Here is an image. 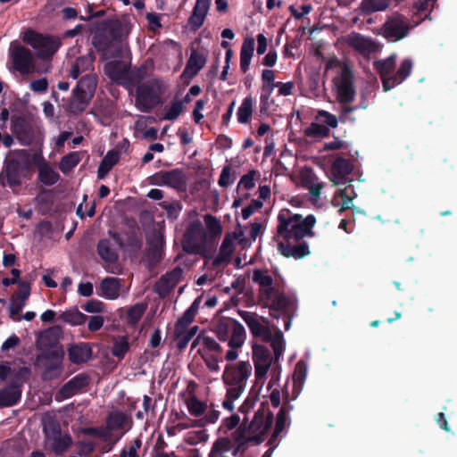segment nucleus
Listing matches in <instances>:
<instances>
[{
    "instance_id": "nucleus-49",
    "label": "nucleus",
    "mask_w": 457,
    "mask_h": 457,
    "mask_svg": "<svg viewBox=\"0 0 457 457\" xmlns=\"http://www.w3.org/2000/svg\"><path fill=\"white\" fill-rule=\"evenodd\" d=\"M60 319L71 325L79 326L84 324L88 317L79 310L66 311L60 315Z\"/></svg>"
},
{
    "instance_id": "nucleus-14",
    "label": "nucleus",
    "mask_w": 457,
    "mask_h": 457,
    "mask_svg": "<svg viewBox=\"0 0 457 457\" xmlns=\"http://www.w3.org/2000/svg\"><path fill=\"white\" fill-rule=\"evenodd\" d=\"M252 366L249 361H239L236 365L228 364L222 375V380L228 386H245L250 376Z\"/></svg>"
},
{
    "instance_id": "nucleus-39",
    "label": "nucleus",
    "mask_w": 457,
    "mask_h": 457,
    "mask_svg": "<svg viewBox=\"0 0 457 457\" xmlns=\"http://www.w3.org/2000/svg\"><path fill=\"white\" fill-rule=\"evenodd\" d=\"M255 41L252 37H246L240 50V69L245 73L249 70L252 57L254 52Z\"/></svg>"
},
{
    "instance_id": "nucleus-11",
    "label": "nucleus",
    "mask_w": 457,
    "mask_h": 457,
    "mask_svg": "<svg viewBox=\"0 0 457 457\" xmlns=\"http://www.w3.org/2000/svg\"><path fill=\"white\" fill-rule=\"evenodd\" d=\"M10 57L15 71L22 75H27L33 71L35 68L34 57L32 52L17 44L11 47Z\"/></svg>"
},
{
    "instance_id": "nucleus-34",
    "label": "nucleus",
    "mask_w": 457,
    "mask_h": 457,
    "mask_svg": "<svg viewBox=\"0 0 457 457\" xmlns=\"http://www.w3.org/2000/svg\"><path fill=\"white\" fill-rule=\"evenodd\" d=\"M96 251L101 259L108 264H113L119 259L118 251L110 239H100L97 243Z\"/></svg>"
},
{
    "instance_id": "nucleus-13",
    "label": "nucleus",
    "mask_w": 457,
    "mask_h": 457,
    "mask_svg": "<svg viewBox=\"0 0 457 457\" xmlns=\"http://www.w3.org/2000/svg\"><path fill=\"white\" fill-rule=\"evenodd\" d=\"M401 14H395L386 21L383 25V36L390 42H396L405 37L411 29Z\"/></svg>"
},
{
    "instance_id": "nucleus-61",
    "label": "nucleus",
    "mask_w": 457,
    "mask_h": 457,
    "mask_svg": "<svg viewBox=\"0 0 457 457\" xmlns=\"http://www.w3.org/2000/svg\"><path fill=\"white\" fill-rule=\"evenodd\" d=\"M269 341H270L275 357L278 358L285 349V342L282 332L278 330L274 337L271 336V338Z\"/></svg>"
},
{
    "instance_id": "nucleus-18",
    "label": "nucleus",
    "mask_w": 457,
    "mask_h": 457,
    "mask_svg": "<svg viewBox=\"0 0 457 457\" xmlns=\"http://www.w3.org/2000/svg\"><path fill=\"white\" fill-rule=\"evenodd\" d=\"M109 235L120 248H128L134 253L140 251L143 242L139 232L136 229L126 231L123 236L118 232L110 231Z\"/></svg>"
},
{
    "instance_id": "nucleus-52",
    "label": "nucleus",
    "mask_w": 457,
    "mask_h": 457,
    "mask_svg": "<svg viewBox=\"0 0 457 457\" xmlns=\"http://www.w3.org/2000/svg\"><path fill=\"white\" fill-rule=\"evenodd\" d=\"M159 205L166 212L167 218L170 220H176L183 207L179 201H163Z\"/></svg>"
},
{
    "instance_id": "nucleus-36",
    "label": "nucleus",
    "mask_w": 457,
    "mask_h": 457,
    "mask_svg": "<svg viewBox=\"0 0 457 457\" xmlns=\"http://www.w3.org/2000/svg\"><path fill=\"white\" fill-rule=\"evenodd\" d=\"M132 424L131 420L128 417V415L120 411H111L106 417V430L107 433H110L113 430L124 429L127 423ZM131 425L127 428L128 430L130 428Z\"/></svg>"
},
{
    "instance_id": "nucleus-51",
    "label": "nucleus",
    "mask_w": 457,
    "mask_h": 457,
    "mask_svg": "<svg viewBox=\"0 0 457 457\" xmlns=\"http://www.w3.org/2000/svg\"><path fill=\"white\" fill-rule=\"evenodd\" d=\"M253 363L271 364L270 353L269 349L262 345H253Z\"/></svg>"
},
{
    "instance_id": "nucleus-32",
    "label": "nucleus",
    "mask_w": 457,
    "mask_h": 457,
    "mask_svg": "<svg viewBox=\"0 0 457 457\" xmlns=\"http://www.w3.org/2000/svg\"><path fill=\"white\" fill-rule=\"evenodd\" d=\"M49 427L51 428L54 434H55V436L53 440V451L56 454H62L71 445L72 439L70 435H64L62 436L60 434L61 429L60 426L56 422H52Z\"/></svg>"
},
{
    "instance_id": "nucleus-6",
    "label": "nucleus",
    "mask_w": 457,
    "mask_h": 457,
    "mask_svg": "<svg viewBox=\"0 0 457 457\" xmlns=\"http://www.w3.org/2000/svg\"><path fill=\"white\" fill-rule=\"evenodd\" d=\"M12 276V278H4L2 284L4 287H9L13 284L19 285V291L12 295L10 301L9 317L12 320H21V317H17L23 307L26 305V302L30 295V286L28 282L21 280V271L18 269H12L11 270Z\"/></svg>"
},
{
    "instance_id": "nucleus-19",
    "label": "nucleus",
    "mask_w": 457,
    "mask_h": 457,
    "mask_svg": "<svg viewBox=\"0 0 457 457\" xmlns=\"http://www.w3.org/2000/svg\"><path fill=\"white\" fill-rule=\"evenodd\" d=\"M89 377L86 373H79L66 382L59 390L56 400L71 398L89 384Z\"/></svg>"
},
{
    "instance_id": "nucleus-8",
    "label": "nucleus",
    "mask_w": 457,
    "mask_h": 457,
    "mask_svg": "<svg viewBox=\"0 0 457 457\" xmlns=\"http://www.w3.org/2000/svg\"><path fill=\"white\" fill-rule=\"evenodd\" d=\"M24 42L37 49V56L42 60L51 59L62 46L60 38L52 35H43L34 30H28Z\"/></svg>"
},
{
    "instance_id": "nucleus-16",
    "label": "nucleus",
    "mask_w": 457,
    "mask_h": 457,
    "mask_svg": "<svg viewBox=\"0 0 457 457\" xmlns=\"http://www.w3.org/2000/svg\"><path fill=\"white\" fill-rule=\"evenodd\" d=\"M11 129L21 145L29 146L33 144L35 139V131L25 117H14L12 120Z\"/></svg>"
},
{
    "instance_id": "nucleus-12",
    "label": "nucleus",
    "mask_w": 457,
    "mask_h": 457,
    "mask_svg": "<svg viewBox=\"0 0 457 457\" xmlns=\"http://www.w3.org/2000/svg\"><path fill=\"white\" fill-rule=\"evenodd\" d=\"M337 99L341 105L351 104L355 97L353 72L347 68L342 69L339 79L336 82Z\"/></svg>"
},
{
    "instance_id": "nucleus-56",
    "label": "nucleus",
    "mask_w": 457,
    "mask_h": 457,
    "mask_svg": "<svg viewBox=\"0 0 457 457\" xmlns=\"http://www.w3.org/2000/svg\"><path fill=\"white\" fill-rule=\"evenodd\" d=\"M232 328V323L230 324L228 321L220 320L219 321L213 328V332L219 340L225 342L229 340V335Z\"/></svg>"
},
{
    "instance_id": "nucleus-59",
    "label": "nucleus",
    "mask_w": 457,
    "mask_h": 457,
    "mask_svg": "<svg viewBox=\"0 0 457 457\" xmlns=\"http://www.w3.org/2000/svg\"><path fill=\"white\" fill-rule=\"evenodd\" d=\"M316 120H322L323 125H326L328 129H335L337 127L339 119L325 110H320L316 115Z\"/></svg>"
},
{
    "instance_id": "nucleus-25",
    "label": "nucleus",
    "mask_w": 457,
    "mask_h": 457,
    "mask_svg": "<svg viewBox=\"0 0 457 457\" xmlns=\"http://www.w3.org/2000/svg\"><path fill=\"white\" fill-rule=\"evenodd\" d=\"M347 44L361 54L366 55L377 51L376 43L370 37H365L360 33H353L347 38Z\"/></svg>"
},
{
    "instance_id": "nucleus-62",
    "label": "nucleus",
    "mask_w": 457,
    "mask_h": 457,
    "mask_svg": "<svg viewBox=\"0 0 457 457\" xmlns=\"http://www.w3.org/2000/svg\"><path fill=\"white\" fill-rule=\"evenodd\" d=\"M197 353L203 358L206 367L211 372H218L220 370L219 358L216 355L212 354L207 356L204 353V349H198Z\"/></svg>"
},
{
    "instance_id": "nucleus-5",
    "label": "nucleus",
    "mask_w": 457,
    "mask_h": 457,
    "mask_svg": "<svg viewBox=\"0 0 457 457\" xmlns=\"http://www.w3.org/2000/svg\"><path fill=\"white\" fill-rule=\"evenodd\" d=\"M22 152L25 154L23 159L11 158L4 161L0 172L1 186L15 188L21 186L24 179H30L33 172L32 164L27 152Z\"/></svg>"
},
{
    "instance_id": "nucleus-55",
    "label": "nucleus",
    "mask_w": 457,
    "mask_h": 457,
    "mask_svg": "<svg viewBox=\"0 0 457 457\" xmlns=\"http://www.w3.org/2000/svg\"><path fill=\"white\" fill-rule=\"evenodd\" d=\"M187 407L192 416L199 417L205 412L207 405L204 402L200 401L197 397L192 396L189 400H187Z\"/></svg>"
},
{
    "instance_id": "nucleus-10",
    "label": "nucleus",
    "mask_w": 457,
    "mask_h": 457,
    "mask_svg": "<svg viewBox=\"0 0 457 457\" xmlns=\"http://www.w3.org/2000/svg\"><path fill=\"white\" fill-rule=\"evenodd\" d=\"M64 351L62 346L59 349L47 350L37 355V361H44V370L42 372V379L50 381L60 377L62 366V359Z\"/></svg>"
},
{
    "instance_id": "nucleus-41",
    "label": "nucleus",
    "mask_w": 457,
    "mask_h": 457,
    "mask_svg": "<svg viewBox=\"0 0 457 457\" xmlns=\"http://www.w3.org/2000/svg\"><path fill=\"white\" fill-rule=\"evenodd\" d=\"M120 160V154L117 151H108L105 156L102 159L98 169L97 177L99 179H103L112 169V167L118 163Z\"/></svg>"
},
{
    "instance_id": "nucleus-47",
    "label": "nucleus",
    "mask_w": 457,
    "mask_h": 457,
    "mask_svg": "<svg viewBox=\"0 0 457 457\" xmlns=\"http://www.w3.org/2000/svg\"><path fill=\"white\" fill-rule=\"evenodd\" d=\"M303 134L310 138H323L330 135V129L321 123L312 122L304 129Z\"/></svg>"
},
{
    "instance_id": "nucleus-50",
    "label": "nucleus",
    "mask_w": 457,
    "mask_h": 457,
    "mask_svg": "<svg viewBox=\"0 0 457 457\" xmlns=\"http://www.w3.org/2000/svg\"><path fill=\"white\" fill-rule=\"evenodd\" d=\"M80 162V156L78 152H71L64 155L59 163V169L63 173L70 172Z\"/></svg>"
},
{
    "instance_id": "nucleus-42",
    "label": "nucleus",
    "mask_w": 457,
    "mask_h": 457,
    "mask_svg": "<svg viewBox=\"0 0 457 457\" xmlns=\"http://www.w3.org/2000/svg\"><path fill=\"white\" fill-rule=\"evenodd\" d=\"M232 323L231 337L228 340V346L230 348H240L246 338V332L244 326L236 320H231Z\"/></svg>"
},
{
    "instance_id": "nucleus-7",
    "label": "nucleus",
    "mask_w": 457,
    "mask_h": 457,
    "mask_svg": "<svg viewBox=\"0 0 457 457\" xmlns=\"http://www.w3.org/2000/svg\"><path fill=\"white\" fill-rule=\"evenodd\" d=\"M209 247L203 224L199 220L192 221L183 236V251L189 254L204 255Z\"/></svg>"
},
{
    "instance_id": "nucleus-23",
    "label": "nucleus",
    "mask_w": 457,
    "mask_h": 457,
    "mask_svg": "<svg viewBox=\"0 0 457 457\" xmlns=\"http://www.w3.org/2000/svg\"><path fill=\"white\" fill-rule=\"evenodd\" d=\"M353 170V165L350 160L338 156L331 165V180L334 184L339 185L352 173Z\"/></svg>"
},
{
    "instance_id": "nucleus-60",
    "label": "nucleus",
    "mask_w": 457,
    "mask_h": 457,
    "mask_svg": "<svg viewBox=\"0 0 457 457\" xmlns=\"http://www.w3.org/2000/svg\"><path fill=\"white\" fill-rule=\"evenodd\" d=\"M349 190L351 191V193H353V188H351V186H347L343 189H339L338 193L337 194V195H338L343 201L342 205L338 210L340 213L353 207L352 202L353 197L349 195Z\"/></svg>"
},
{
    "instance_id": "nucleus-17",
    "label": "nucleus",
    "mask_w": 457,
    "mask_h": 457,
    "mask_svg": "<svg viewBox=\"0 0 457 457\" xmlns=\"http://www.w3.org/2000/svg\"><path fill=\"white\" fill-rule=\"evenodd\" d=\"M253 281L260 287V302L265 300L270 301L276 289L273 286V278L269 274L268 270L262 269H254L253 271Z\"/></svg>"
},
{
    "instance_id": "nucleus-31",
    "label": "nucleus",
    "mask_w": 457,
    "mask_h": 457,
    "mask_svg": "<svg viewBox=\"0 0 457 457\" xmlns=\"http://www.w3.org/2000/svg\"><path fill=\"white\" fill-rule=\"evenodd\" d=\"M242 235V231H239V233L234 232L232 234L228 233L225 235L220 248V254L213 262L214 265H220L224 261L229 259L235 250L234 241Z\"/></svg>"
},
{
    "instance_id": "nucleus-57",
    "label": "nucleus",
    "mask_w": 457,
    "mask_h": 457,
    "mask_svg": "<svg viewBox=\"0 0 457 457\" xmlns=\"http://www.w3.org/2000/svg\"><path fill=\"white\" fill-rule=\"evenodd\" d=\"M95 62V56L92 54H88L84 56L78 57L74 62L77 68L80 69L83 73L93 72V63Z\"/></svg>"
},
{
    "instance_id": "nucleus-1",
    "label": "nucleus",
    "mask_w": 457,
    "mask_h": 457,
    "mask_svg": "<svg viewBox=\"0 0 457 457\" xmlns=\"http://www.w3.org/2000/svg\"><path fill=\"white\" fill-rule=\"evenodd\" d=\"M316 223L313 214L303 218L301 214H293L289 210H282L278 215L277 232L274 240L278 245V251L284 257L301 260L310 255L311 251L306 237H313L312 230Z\"/></svg>"
},
{
    "instance_id": "nucleus-15",
    "label": "nucleus",
    "mask_w": 457,
    "mask_h": 457,
    "mask_svg": "<svg viewBox=\"0 0 457 457\" xmlns=\"http://www.w3.org/2000/svg\"><path fill=\"white\" fill-rule=\"evenodd\" d=\"M273 413L269 410L267 403H262L254 413L253 420L246 427L249 433L261 432L266 434L273 423Z\"/></svg>"
},
{
    "instance_id": "nucleus-58",
    "label": "nucleus",
    "mask_w": 457,
    "mask_h": 457,
    "mask_svg": "<svg viewBox=\"0 0 457 457\" xmlns=\"http://www.w3.org/2000/svg\"><path fill=\"white\" fill-rule=\"evenodd\" d=\"M287 420V411L286 408L283 406L280 408L277 414L274 431V437H278L281 433L284 431Z\"/></svg>"
},
{
    "instance_id": "nucleus-20",
    "label": "nucleus",
    "mask_w": 457,
    "mask_h": 457,
    "mask_svg": "<svg viewBox=\"0 0 457 457\" xmlns=\"http://www.w3.org/2000/svg\"><path fill=\"white\" fill-rule=\"evenodd\" d=\"M238 313L242 320L246 323L253 337H262L265 341L271 338L270 328L259 321L256 313L246 311H239Z\"/></svg>"
},
{
    "instance_id": "nucleus-38",
    "label": "nucleus",
    "mask_w": 457,
    "mask_h": 457,
    "mask_svg": "<svg viewBox=\"0 0 457 457\" xmlns=\"http://www.w3.org/2000/svg\"><path fill=\"white\" fill-rule=\"evenodd\" d=\"M120 284L117 278L108 277L104 278L99 286V295L107 299H116L120 295Z\"/></svg>"
},
{
    "instance_id": "nucleus-48",
    "label": "nucleus",
    "mask_w": 457,
    "mask_h": 457,
    "mask_svg": "<svg viewBox=\"0 0 457 457\" xmlns=\"http://www.w3.org/2000/svg\"><path fill=\"white\" fill-rule=\"evenodd\" d=\"M231 449V439L228 437H220L212 445L209 457L222 456L224 453L229 452Z\"/></svg>"
},
{
    "instance_id": "nucleus-29",
    "label": "nucleus",
    "mask_w": 457,
    "mask_h": 457,
    "mask_svg": "<svg viewBox=\"0 0 457 457\" xmlns=\"http://www.w3.org/2000/svg\"><path fill=\"white\" fill-rule=\"evenodd\" d=\"M210 4L211 0H196L192 14L188 19V23L194 30H197L203 26Z\"/></svg>"
},
{
    "instance_id": "nucleus-64",
    "label": "nucleus",
    "mask_w": 457,
    "mask_h": 457,
    "mask_svg": "<svg viewBox=\"0 0 457 457\" xmlns=\"http://www.w3.org/2000/svg\"><path fill=\"white\" fill-rule=\"evenodd\" d=\"M247 418L245 417L242 423L237 427V428L231 434V441L233 440L235 443L246 442V433L248 432L246 427Z\"/></svg>"
},
{
    "instance_id": "nucleus-33",
    "label": "nucleus",
    "mask_w": 457,
    "mask_h": 457,
    "mask_svg": "<svg viewBox=\"0 0 457 457\" xmlns=\"http://www.w3.org/2000/svg\"><path fill=\"white\" fill-rule=\"evenodd\" d=\"M61 334V329L58 327L50 328L42 332L37 340V347L40 349H59L57 347L58 341Z\"/></svg>"
},
{
    "instance_id": "nucleus-37",
    "label": "nucleus",
    "mask_w": 457,
    "mask_h": 457,
    "mask_svg": "<svg viewBox=\"0 0 457 457\" xmlns=\"http://www.w3.org/2000/svg\"><path fill=\"white\" fill-rule=\"evenodd\" d=\"M187 177L186 173L179 168L166 170V186L178 191L187 190Z\"/></svg>"
},
{
    "instance_id": "nucleus-4",
    "label": "nucleus",
    "mask_w": 457,
    "mask_h": 457,
    "mask_svg": "<svg viewBox=\"0 0 457 457\" xmlns=\"http://www.w3.org/2000/svg\"><path fill=\"white\" fill-rule=\"evenodd\" d=\"M97 82L96 73L83 75L72 89L71 96L65 107L66 112L74 115L82 113L94 97Z\"/></svg>"
},
{
    "instance_id": "nucleus-24",
    "label": "nucleus",
    "mask_w": 457,
    "mask_h": 457,
    "mask_svg": "<svg viewBox=\"0 0 457 457\" xmlns=\"http://www.w3.org/2000/svg\"><path fill=\"white\" fill-rule=\"evenodd\" d=\"M21 385L17 381L0 389V409L16 405L21 398Z\"/></svg>"
},
{
    "instance_id": "nucleus-45",
    "label": "nucleus",
    "mask_w": 457,
    "mask_h": 457,
    "mask_svg": "<svg viewBox=\"0 0 457 457\" xmlns=\"http://www.w3.org/2000/svg\"><path fill=\"white\" fill-rule=\"evenodd\" d=\"M205 56L196 50H193L187 62L185 72H189L192 76H195L205 65Z\"/></svg>"
},
{
    "instance_id": "nucleus-28",
    "label": "nucleus",
    "mask_w": 457,
    "mask_h": 457,
    "mask_svg": "<svg viewBox=\"0 0 457 457\" xmlns=\"http://www.w3.org/2000/svg\"><path fill=\"white\" fill-rule=\"evenodd\" d=\"M204 220L206 226V228L204 229L205 237L210 246H213L222 234L221 223L217 217L212 214H205Z\"/></svg>"
},
{
    "instance_id": "nucleus-54",
    "label": "nucleus",
    "mask_w": 457,
    "mask_h": 457,
    "mask_svg": "<svg viewBox=\"0 0 457 457\" xmlns=\"http://www.w3.org/2000/svg\"><path fill=\"white\" fill-rule=\"evenodd\" d=\"M146 310V304L143 303H136L128 310L127 321L130 325H136L144 315Z\"/></svg>"
},
{
    "instance_id": "nucleus-3",
    "label": "nucleus",
    "mask_w": 457,
    "mask_h": 457,
    "mask_svg": "<svg viewBox=\"0 0 457 457\" xmlns=\"http://www.w3.org/2000/svg\"><path fill=\"white\" fill-rule=\"evenodd\" d=\"M143 78L144 74L141 70L131 71L130 80L137 84L135 105L142 112H150L162 104L161 96L164 93V86L162 81L157 79L140 83Z\"/></svg>"
},
{
    "instance_id": "nucleus-63",
    "label": "nucleus",
    "mask_w": 457,
    "mask_h": 457,
    "mask_svg": "<svg viewBox=\"0 0 457 457\" xmlns=\"http://www.w3.org/2000/svg\"><path fill=\"white\" fill-rule=\"evenodd\" d=\"M182 112V102L173 101L170 108L164 112L162 119L166 120H175Z\"/></svg>"
},
{
    "instance_id": "nucleus-21",
    "label": "nucleus",
    "mask_w": 457,
    "mask_h": 457,
    "mask_svg": "<svg viewBox=\"0 0 457 457\" xmlns=\"http://www.w3.org/2000/svg\"><path fill=\"white\" fill-rule=\"evenodd\" d=\"M180 267L174 268L171 271L162 275L155 285V291L160 296L165 297L177 286L182 276Z\"/></svg>"
},
{
    "instance_id": "nucleus-53",
    "label": "nucleus",
    "mask_w": 457,
    "mask_h": 457,
    "mask_svg": "<svg viewBox=\"0 0 457 457\" xmlns=\"http://www.w3.org/2000/svg\"><path fill=\"white\" fill-rule=\"evenodd\" d=\"M436 0H417L413 5L416 12L423 19L431 20L430 13L434 9Z\"/></svg>"
},
{
    "instance_id": "nucleus-43",
    "label": "nucleus",
    "mask_w": 457,
    "mask_h": 457,
    "mask_svg": "<svg viewBox=\"0 0 457 457\" xmlns=\"http://www.w3.org/2000/svg\"><path fill=\"white\" fill-rule=\"evenodd\" d=\"M391 4V0H362L360 9L363 14L370 15L377 12L386 11Z\"/></svg>"
},
{
    "instance_id": "nucleus-2",
    "label": "nucleus",
    "mask_w": 457,
    "mask_h": 457,
    "mask_svg": "<svg viewBox=\"0 0 457 457\" xmlns=\"http://www.w3.org/2000/svg\"><path fill=\"white\" fill-rule=\"evenodd\" d=\"M92 45L100 53L103 61L122 57L120 25L111 21H104L95 31Z\"/></svg>"
},
{
    "instance_id": "nucleus-26",
    "label": "nucleus",
    "mask_w": 457,
    "mask_h": 457,
    "mask_svg": "<svg viewBox=\"0 0 457 457\" xmlns=\"http://www.w3.org/2000/svg\"><path fill=\"white\" fill-rule=\"evenodd\" d=\"M92 348L88 343L80 342L72 344L68 348V357L71 363H86L92 358Z\"/></svg>"
},
{
    "instance_id": "nucleus-40",
    "label": "nucleus",
    "mask_w": 457,
    "mask_h": 457,
    "mask_svg": "<svg viewBox=\"0 0 457 457\" xmlns=\"http://www.w3.org/2000/svg\"><path fill=\"white\" fill-rule=\"evenodd\" d=\"M200 299L196 298L183 315L176 321V333L179 335L181 329L187 328L195 320L199 307Z\"/></svg>"
},
{
    "instance_id": "nucleus-27",
    "label": "nucleus",
    "mask_w": 457,
    "mask_h": 457,
    "mask_svg": "<svg viewBox=\"0 0 457 457\" xmlns=\"http://www.w3.org/2000/svg\"><path fill=\"white\" fill-rule=\"evenodd\" d=\"M412 71V61L409 58L403 59L396 71L390 76V85L388 81H384V91H390L395 87L403 83L411 74Z\"/></svg>"
},
{
    "instance_id": "nucleus-22",
    "label": "nucleus",
    "mask_w": 457,
    "mask_h": 457,
    "mask_svg": "<svg viewBox=\"0 0 457 457\" xmlns=\"http://www.w3.org/2000/svg\"><path fill=\"white\" fill-rule=\"evenodd\" d=\"M33 161L35 163L38 164V179L43 185L50 187L60 179L59 173L46 162L40 154H35L33 155Z\"/></svg>"
},
{
    "instance_id": "nucleus-44",
    "label": "nucleus",
    "mask_w": 457,
    "mask_h": 457,
    "mask_svg": "<svg viewBox=\"0 0 457 457\" xmlns=\"http://www.w3.org/2000/svg\"><path fill=\"white\" fill-rule=\"evenodd\" d=\"M253 112V99L251 96L245 97L237 109V119L241 124H246L250 121Z\"/></svg>"
},
{
    "instance_id": "nucleus-30",
    "label": "nucleus",
    "mask_w": 457,
    "mask_h": 457,
    "mask_svg": "<svg viewBox=\"0 0 457 457\" xmlns=\"http://www.w3.org/2000/svg\"><path fill=\"white\" fill-rule=\"evenodd\" d=\"M104 74L112 80L116 81L130 77L129 67L120 60L110 61L104 64Z\"/></svg>"
},
{
    "instance_id": "nucleus-9",
    "label": "nucleus",
    "mask_w": 457,
    "mask_h": 457,
    "mask_svg": "<svg viewBox=\"0 0 457 457\" xmlns=\"http://www.w3.org/2000/svg\"><path fill=\"white\" fill-rule=\"evenodd\" d=\"M263 307L270 309V315L274 319H283V326L285 330H288L291 327V308L293 301L291 297L282 293H274L270 301L265 300L261 302Z\"/></svg>"
},
{
    "instance_id": "nucleus-46",
    "label": "nucleus",
    "mask_w": 457,
    "mask_h": 457,
    "mask_svg": "<svg viewBox=\"0 0 457 457\" xmlns=\"http://www.w3.org/2000/svg\"><path fill=\"white\" fill-rule=\"evenodd\" d=\"M129 343L128 337L121 336L113 337L111 353L114 357L118 358L119 360H122L125 357L126 353L129 352Z\"/></svg>"
},
{
    "instance_id": "nucleus-35",
    "label": "nucleus",
    "mask_w": 457,
    "mask_h": 457,
    "mask_svg": "<svg viewBox=\"0 0 457 457\" xmlns=\"http://www.w3.org/2000/svg\"><path fill=\"white\" fill-rule=\"evenodd\" d=\"M395 54H391L387 58L384 60H378L374 62V68L378 73L382 86L384 87V81H388V84L390 85V76L393 75L392 72L395 69Z\"/></svg>"
}]
</instances>
